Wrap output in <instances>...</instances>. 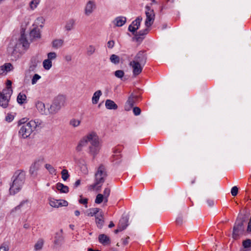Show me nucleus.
<instances>
[{
    "label": "nucleus",
    "mask_w": 251,
    "mask_h": 251,
    "mask_svg": "<svg viewBox=\"0 0 251 251\" xmlns=\"http://www.w3.org/2000/svg\"><path fill=\"white\" fill-rule=\"evenodd\" d=\"M43 66L44 68L46 70H49L52 66V62L47 59L43 61Z\"/></svg>",
    "instance_id": "nucleus-38"
},
{
    "label": "nucleus",
    "mask_w": 251,
    "mask_h": 251,
    "mask_svg": "<svg viewBox=\"0 0 251 251\" xmlns=\"http://www.w3.org/2000/svg\"><path fill=\"white\" fill-rule=\"evenodd\" d=\"M19 44H22L23 47L26 49L29 47V43L25 37V35L24 33H22L21 37L19 39Z\"/></svg>",
    "instance_id": "nucleus-23"
},
{
    "label": "nucleus",
    "mask_w": 251,
    "mask_h": 251,
    "mask_svg": "<svg viewBox=\"0 0 251 251\" xmlns=\"http://www.w3.org/2000/svg\"><path fill=\"white\" fill-rule=\"evenodd\" d=\"M41 121L39 120H31L26 124L22 125L19 130V136L23 139L29 137L36 129L40 127Z\"/></svg>",
    "instance_id": "nucleus-2"
},
{
    "label": "nucleus",
    "mask_w": 251,
    "mask_h": 251,
    "mask_svg": "<svg viewBox=\"0 0 251 251\" xmlns=\"http://www.w3.org/2000/svg\"><path fill=\"white\" fill-rule=\"evenodd\" d=\"M66 98L63 95L58 96L54 100L53 102L55 103L60 108L64 105Z\"/></svg>",
    "instance_id": "nucleus-21"
},
{
    "label": "nucleus",
    "mask_w": 251,
    "mask_h": 251,
    "mask_svg": "<svg viewBox=\"0 0 251 251\" xmlns=\"http://www.w3.org/2000/svg\"><path fill=\"white\" fill-rule=\"evenodd\" d=\"M95 218L96 223L97 224V226L99 228H101L104 223V220L103 218V214L102 211H100L98 215H97Z\"/></svg>",
    "instance_id": "nucleus-18"
},
{
    "label": "nucleus",
    "mask_w": 251,
    "mask_h": 251,
    "mask_svg": "<svg viewBox=\"0 0 251 251\" xmlns=\"http://www.w3.org/2000/svg\"><path fill=\"white\" fill-rule=\"evenodd\" d=\"M64 44V40L61 39H56L52 41V47L54 49L61 48Z\"/></svg>",
    "instance_id": "nucleus-22"
},
{
    "label": "nucleus",
    "mask_w": 251,
    "mask_h": 251,
    "mask_svg": "<svg viewBox=\"0 0 251 251\" xmlns=\"http://www.w3.org/2000/svg\"><path fill=\"white\" fill-rule=\"evenodd\" d=\"M149 27H146V28L140 30L139 32H136L134 33V39L137 42H141L145 38V36L148 34L149 32Z\"/></svg>",
    "instance_id": "nucleus-12"
},
{
    "label": "nucleus",
    "mask_w": 251,
    "mask_h": 251,
    "mask_svg": "<svg viewBox=\"0 0 251 251\" xmlns=\"http://www.w3.org/2000/svg\"><path fill=\"white\" fill-rule=\"evenodd\" d=\"M9 250V246L6 244H3L0 247V251H8Z\"/></svg>",
    "instance_id": "nucleus-52"
},
{
    "label": "nucleus",
    "mask_w": 251,
    "mask_h": 251,
    "mask_svg": "<svg viewBox=\"0 0 251 251\" xmlns=\"http://www.w3.org/2000/svg\"><path fill=\"white\" fill-rule=\"evenodd\" d=\"M25 172L21 170L16 171L11 178L12 183L10 184L9 193L10 195H14L18 193L22 189L25 180Z\"/></svg>",
    "instance_id": "nucleus-1"
},
{
    "label": "nucleus",
    "mask_w": 251,
    "mask_h": 251,
    "mask_svg": "<svg viewBox=\"0 0 251 251\" xmlns=\"http://www.w3.org/2000/svg\"><path fill=\"white\" fill-rule=\"evenodd\" d=\"M238 192V188L237 186H234L231 188V194L233 196H236Z\"/></svg>",
    "instance_id": "nucleus-51"
},
{
    "label": "nucleus",
    "mask_w": 251,
    "mask_h": 251,
    "mask_svg": "<svg viewBox=\"0 0 251 251\" xmlns=\"http://www.w3.org/2000/svg\"><path fill=\"white\" fill-rule=\"evenodd\" d=\"M126 19L125 17L120 16L116 18L113 21V23L116 26H123L126 22Z\"/></svg>",
    "instance_id": "nucleus-17"
},
{
    "label": "nucleus",
    "mask_w": 251,
    "mask_h": 251,
    "mask_svg": "<svg viewBox=\"0 0 251 251\" xmlns=\"http://www.w3.org/2000/svg\"><path fill=\"white\" fill-rule=\"evenodd\" d=\"M60 107L58 106L55 103L53 102L52 104L50 106L48 109L50 114H54L58 112L60 109Z\"/></svg>",
    "instance_id": "nucleus-31"
},
{
    "label": "nucleus",
    "mask_w": 251,
    "mask_h": 251,
    "mask_svg": "<svg viewBox=\"0 0 251 251\" xmlns=\"http://www.w3.org/2000/svg\"><path fill=\"white\" fill-rule=\"evenodd\" d=\"M115 42L113 40H110L107 42V47L109 49H112L114 46Z\"/></svg>",
    "instance_id": "nucleus-59"
},
{
    "label": "nucleus",
    "mask_w": 251,
    "mask_h": 251,
    "mask_svg": "<svg viewBox=\"0 0 251 251\" xmlns=\"http://www.w3.org/2000/svg\"><path fill=\"white\" fill-rule=\"evenodd\" d=\"M115 76L119 78H122L125 75V73L123 70H117L114 73Z\"/></svg>",
    "instance_id": "nucleus-50"
},
{
    "label": "nucleus",
    "mask_w": 251,
    "mask_h": 251,
    "mask_svg": "<svg viewBox=\"0 0 251 251\" xmlns=\"http://www.w3.org/2000/svg\"><path fill=\"white\" fill-rule=\"evenodd\" d=\"M63 230L61 229L55 233L54 244L56 245H59L63 242Z\"/></svg>",
    "instance_id": "nucleus-15"
},
{
    "label": "nucleus",
    "mask_w": 251,
    "mask_h": 251,
    "mask_svg": "<svg viewBox=\"0 0 251 251\" xmlns=\"http://www.w3.org/2000/svg\"><path fill=\"white\" fill-rule=\"evenodd\" d=\"M36 107L39 112L41 114H47V111L46 110L45 104L41 101H37L36 103Z\"/></svg>",
    "instance_id": "nucleus-20"
},
{
    "label": "nucleus",
    "mask_w": 251,
    "mask_h": 251,
    "mask_svg": "<svg viewBox=\"0 0 251 251\" xmlns=\"http://www.w3.org/2000/svg\"><path fill=\"white\" fill-rule=\"evenodd\" d=\"M13 91L12 88H6L3 90L2 93H0V95L4 96V97H7L8 98H10L12 94Z\"/></svg>",
    "instance_id": "nucleus-35"
},
{
    "label": "nucleus",
    "mask_w": 251,
    "mask_h": 251,
    "mask_svg": "<svg viewBox=\"0 0 251 251\" xmlns=\"http://www.w3.org/2000/svg\"><path fill=\"white\" fill-rule=\"evenodd\" d=\"M2 66H3V68H4V70L6 73L13 70V67L10 63H5Z\"/></svg>",
    "instance_id": "nucleus-46"
},
{
    "label": "nucleus",
    "mask_w": 251,
    "mask_h": 251,
    "mask_svg": "<svg viewBox=\"0 0 251 251\" xmlns=\"http://www.w3.org/2000/svg\"><path fill=\"white\" fill-rule=\"evenodd\" d=\"M104 196L102 194H99L96 196V198L95 199V203L97 204H100L101 203L102 201H103Z\"/></svg>",
    "instance_id": "nucleus-47"
},
{
    "label": "nucleus",
    "mask_w": 251,
    "mask_h": 251,
    "mask_svg": "<svg viewBox=\"0 0 251 251\" xmlns=\"http://www.w3.org/2000/svg\"><path fill=\"white\" fill-rule=\"evenodd\" d=\"M41 78V76L38 74H34L31 79V84L32 85L35 84Z\"/></svg>",
    "instance_id": "nucleus-49"
},
{
    "label": "nucleus",
    "mask_w": 251,
    "mask_h": 251,
    "mask_svg": "<svg viewBox=\"0 0 251 251\" xmlns=\"http://www.w3.org/2000/svg\"><path fill=\"white\" fill-rule=\"evenodd\" d=\"M123 222H126V217H124L120 220L118 227L114 231L115 233H117L120 231H122V230L126 228V225H122Z\"/></svg>",
    "instance_id": "nucleus-32"
},
{
    "label": "nucleus",
    "mask_w": 251,
    "mask_h": 251,
    "mask_svg": "<svg viewBox=\"0 0 251 251\" xmlns=\"http://www.w3.org/2000/svg\"><path fill=\"white\" fill-rule=\"evenodd\" d=\"M110 193V189L109 188H105L103 191V196L104 197H108Z\"/></svg>",
    "instance_id": "nucleus-53"
},
{
    "label": "nucleus",
    "mask_w": 251,
    "mask_h": 251,
    "mask_svg": "<svg viewBox=\"0 0 251 251\" xmlns=\"http://www.w3.org/2000/svg\"><path fill=\"white\" fill-rule=\"evenodd\" d=\"M105 107L108 109H117L118 106L115 102L111 100H107L105 101Z\"/></svg>",
    "instance_id": "nucleus-30"
},
{
    "label": "nucleus",
    "mask_w": 251,
    "mask_h": 251,
    "mask_svg": "<svg viewBox=\"0 0 251 251\" xmlns=\"http://www.w3.org/2000/svg\"><path fill=\"white\" fill-rule=\"evenodd\" d=\"M88 143L90 145L100 143L99 138L96 133L91 132L86 135Z\"/></svg>",
    "instance_id": "nucleus-10"
},
{
    "label": "nucleus",
    "mask_w": 251,
    "mask_h": 251,
    "mask_svg": "<svg viewBox=\"0 0 251 251\" xmlns=\"http://www.w3.org/2000/svg\"><path fill=\"white\" fill-rule=\"evenodd\" d=\"M40 164L39 161H35L33 163L30 167L29 172L31 175L36 173L37 171L39 169Z\"/></svg>",
    "instance_id": "nucleus-26"
},
{
    "label": "nucleus",
    "mask_w": 251,
    "mask_h": 251,
    "mask_svg": "<svg viewBox=\"0 0 251 251\" xmlns=\"http://www.w3.org/2000/svg\"><path fill=\"white\" fill-rule=\"evenodd\" d=\"M27 203L26 201H22L19 205L15 207V209L16 210L17 209H20L25 204Z\"/></svg>",
    "instance_id": "nucleus-60"
},
{
    "label": "nucleus",
    "mask_w": 251,
    "mask_h": 251,
    "mask_svg": "<svg viewBox=\"0 0 251 251\" xmlns=\"http://www.w3.org/2000/svg\"><path fill=\"white\" fill-rule=\"evenodd\" d=\"M44 245V240L43 239H39L34 245V249L36 251L41 250Z\"/></svg>",
    "instance_id": "nucleus-40"
},
{
    "label": "nucleus",
    "mask_w": 251,
    "mask_h": 251,
    "mask_svg": "<svg viewBox=\"0 0 251 251\" xmlns=\"http://www.w3.org/2000/svg\"><path fill=\"white\" fill-rule=\"evenodd\" d=\"M147 61V57L144 51H139L134 58L132 62L145 66Z\"/></svg>",
    "instance_id": "nucleus-6"
},
{
    "label": "nucleus",
    "mask_w": 251,
    "mask_h": 251,
    "mask_svg": "<svg viewBox=\"0 0 251 251\" xmlns=\"http://www.w3.org/2000/svg\"><path fill=\"white\" fill-rule=\"evenodd\" d=\"M110 61L114 64H118L120 62V57L116 54H112L110 57Z\"/></svg>",
    "instance_id": "nucleus-42"
},
{
    "label": "nucleus",
    "mask_w": 251,
    "mask_h": 251,
    "mask_svg": "<svg viewBox=\"0 0 251 251\" xmlns=\"http://www.w3.org/2000/svg\"><path fill=\"white\" fill-rule=\"evenodd\" d=\"M129 65L132 67L133 70V75L137 76L139 75L142 71L144 65L136 63L135 62L131 61Z\"/></svg>",
    "instance_id": "nucleus-11"
},
{
    "label": "nucleus",
    "mask_w": 251,
    "mask_h": 251,
    "mask_svg": "<svg viewBox=\"0 0 251 251\" xmlns=\"http://www.w3.org/2000/svg\"><path fill=\"white\" fill-rule=\"evenodd\" d=\"M62 178L63 180L66 181L70 176L68 171L66 169H63L61 173Z\"/></svg>",
    "instance_id": "nucleus-45"
},
{
    "label": "nucleus",
    "mask_w": 251,
    "mask_h": 251,
    "mask_svg": "<svg viewBox=\"0 0 251 251\" xmlns=\"http://www.w3.org/2000/svg\"><path fill=\"white\" fill-rule=\"evenodd\" d=\"M64 59L66 62H69L72 60V56L70 54H67L65 55Z\"/></svg>",
    "instance_id": "nucleus-62"
},
{
    "label": "nucleus",
    "mask_w": 251,
    "mask_h": 251,
    "mask_svg": "<svg viewBox=\"0 0 251 251\" xmlns=\"http://www.w3.org/2000/svg\"><path fill=\"white\" fill-rule=\"evenodd\" d=\"M137 99L136 96L131 95L125 104V109L126 111H129L131 108L134 106L136 100Z\"/></svg>",
    "instance_id": "nucleus-13"
},
{
    "label": "nucleus",
    "mask_w": 251,
    "mask_h": 251,
    "mask_svg": "<svg viewBox=\"0 0 251 251\" xmlns=\"http://www.w3.org/2000/svg\"><path fill=\"white\" fill-rule=\"evenodd\" d=\"M30 36L32 40L40 38V32L39 29L34 28L30 32Z\"/></svg>",
    "instance_id": "nucleus-34"
},
{
    "label": "nucleus",
    "mask_w": 251,
    "mask_h": 251,
    "mask_svg": "<svg viewBox=\"0 0 251 251\" xmlns=\"http://www.w3.org/2000/svg\"><path fill=\"white\" fill-rule=\"evenodd\" d=\"M48 59L51 61L55 60L57 57V54L55 52H50L47 54Z\"/></svg>",
    "instance_id": "nucleus-48"
},
{
    "label": "nucleus",
    "mask_w": 251,
    "mask_h": 251,
    "mask_svg": "<svg viewBox=\"0 0 251 251\" xmlns=\"http://www.w3.org/2000/svg\"><path fill=\"white\" fill-rule=\"evenodd\" d=\"M102 95V92L100 90L96 91L92 97V102L93 104H97L100 97Z\"/></svg>",
    "instance_id": "nucleus-27"
},
{
    "label": "nucleus",
    "mask_w": 251,
    "mask_h": 251,
    "mask_svg": "<svg viewBox=\"0 0 251 251\" xmlns=\"http://www.w3.org/2000/svg\"><path fill=\"white\" fill-rule=\"evenodd\" d=\"M14 119V117L12 115L8 114L5 117V120L8 122H11Z\"/></svg>",
    "instance_id": "nucleus-57"
},
{
    "label": "nucleus",
    "mask_w": 251,
    "mask_h": 251,
    "mask_svg": "<svg viewBox=\"0 0 251 251\" xmlns=\"http://www.w3.org/2000/svg\"><path fill=\"white\" fill-rule=\"evenodd\" d=\"M100 149V143L90 145L89 147V153L95 156L99 153Z\"/></svg>",
    "instance_id": "nucleus-14"
},
{
    "label": "nucleus",
    "mask_w": 251,
    "mask_h": 251,
    "mask_svg": "<svg viewBox=\"0 0 251 251\" xmlns=\"http://www.w3.org/2000/svg\"><path fill=\"white\" fill-rule=\"evenodd\" d=\"M86 135L84 136L79 142L76 147V150L78 151H81L83 147L87 146L88 142L86 139Z\"/></svg>",
    "instance_id": "nucleus-24"
},
{
    "label": "nucleus",
    "mask_w": 251,
    "mask_h": 251,
    "mask_svg": "<svg viewBox=\"0 0 251 251\" xmlns=\"http://www.w3.org/2000/svg\"><path fill=\"white\" fill-rule=\"evenodd\" d=\"M81 170L84 174L87 175L88 173V170L86 165H82L81 167Z\"/></svg>",
    "instance_id": "nucleus-55"
},
{
    "label": "nucleus",
    "mask_w": 251,
    "mask_h": 251,
    "mask_svg": "<svg viewBox=\"0 0 251 251\" xmlns=\"http://www.w3.org/2000/svg\"><path fill=\"white\" fill-rule=\"evenodd\" d=\"M244 221L241 219L237 220L233 227L232 233L233 238L234 239H237L239 235L244 233Z\"/></svg>",
    "instance_id": "nucleus-4"
},
{
    "label": "nucleus",
    "mask_w": 251,
    "mask_h": 251,
    "mask_svg": "<svg viewBox=\"0 0 251 251\" xmlns=\"http://www.w3.org/2000/svg\"><path fill=\"white\" fill-rule=\"evenodd\" d=\"M81 183V180L77 179L73 184L74 188H76L78 187Z\"/></svg>",
    "instance_id": "nucleus-63"
},
{
    "label": "nucleus",
    "mask_w": 251,
    "mask_h": 251,
    "mask_svg": "<svg viewBox=\"0 0 251 251\" xmlns=\"http://www.w3.org/2000/svg\"><path fill=\"white\" fill-rule=\"evenodd\" d=\"M37 56H33L31 57L30 61V65L29 67V70L30 71H34L39 63Z\"/></svg>",
    "instance_id": "nucleus-16"
},
{
    "label": "nucleus",
    "mask_w": 251,
    "mask_h": 251,
    "mask_svg": "<svg viewBox=\"0 0 251 251\" xmlns=\"http://www.w3.org/2000/svg\"><path fill=\"white\" fill-rule=\"evenodd\" d=\"M133 112L135 115H139L141 113V109L138 107H135L133 108Z\"/></svg>",
    "instance_id": "nucleus-56"
},
{
    "label": "nucleus",
    "mask_w": 251,
    "mask_h": 251,
    "mask_svg": "<svg viewBox=\"0 0 251 251\" xmlns=\"http://www.w3.org/2000/svg\"><path fill=\"white\" fill-rule=\"evenodd\" d=\"M100 209L99 208H92L88 209L86 211V214L88 216L92 217L93 216H97L100 212Z\"/></svg>",
    "instance_id": "nucleus-25"
},
{
    "label": "nucleus",
    "mask_w": 251,
    "mask_h": 251,
    "mask_svg": "<svg viewBox=\"0 0 251 251\" xmlns=\"http://www.w3.org/2000/svg\"><path fill=\"white\" fill-rule=\"evenodd\" d=\"M79 203L85 205V207H87V204L88 202V200L87 199H80L79 200Z\"/></svg>",
    "instance_id": "nucleus-61"
},
{
    "label": "nucleus",
    "mask_w": 251,
    "mask_h": 251,
    "mask_svg": "<svg viewBox=\"0 0 251 251\" xmlns=\"http://www.w3.org/2000/svg\"><path fill=\"white\" fill-rule=\"evenodd\" d=\"M75 21L74 19H71L67 21L65 26V29L69 31L74 29Z\"/></svg>",
    "instance_id": "nucleus-29"
},
{
    "label": "nucleus",
    "mask_w": 251,
    "mask_h": 251,
    "mask_svg": "<svg viewBox=\"0 0 251 251\" xmlns=\"http://www.w3.org/2000/svg\"><path fill=\"white\" fill-rule=\"evenodd\" d=\"M56 189L63 193H67L69 191V188L67 186L60 182L56 184Z\"/></svg>",
    "instance_id": "nucleus-28"
},
{
    "label": "nucleus",
    "mask_w": 251,
    "mask_h": 251,
    "mask_svg": "<svg viewBox=\"0 0 251 251\" xmlns=\"http://www.w3.org/2000/svg\"><path fill=\"white\" fill-rule=\"evenodd\" d=\"M247 231L249 232H251V217L250 218L249 222L248 223L247 227Z\"/></svg>",
    "instance_id": "nucleus-64"
},
{
    "label": "nucleus",
    "mask_w": 251,
    "mask_h": 251,
    "mask_svg": "<svg viewBox=\"0 0 251 251\" xmlns=\"http://www.w3.org/2000/svg\"><path fill=\"white\" fill-rule=\"evenodd\" d=\"M40 2V0H32L29 3V7L31 10L35 9Z\"/></svg>",
    "instance_id": "nucleus-41"
},
{
    "label": "nucleus",
    "mask_w": 251,
    "mask_h": 251,
    "mask_svg": "<svg viewBox=\"0 0 251 251\" xmlns=\"http://www.w3.org/2000/svg\"><path fill=\"white\" fill-rule=\"evenodd\" d=\"M26 99V96L24 94L19 93L17 97V101L19 103L22 104L25 102Z\"/></svg>",
    "instance_id": "nucleus-37"
},
{
    "label": "nucleus",
    "mask_w": 251,
    "mask_h": 251,
    "mask_svg": "<svg viewBox=\"0 0 251 251\" xmlns=\"http://www.w3.org/2000/svg\"><path fill=\"white\" fill-rule=\"evenodd\" d=\"M26 122L27 120L26 118H23L18 121V126L21 127L24 124H26L27 123Z\"/></svg>",
    "instance_id": "nucleus-54"
},
{
    "label": "nucleus",
    "mask_w": 251,
    "mask_h": 251,
    "mask_svg": "<svg viewBox=\"0 0 251 251\" xmlns=\"http://www.w3.org/2000/svg\"><path fill=\"white\" fill-rule=\"evenodd\" d=\"M87 54L89 56H91L96 51V48L93 45H89L87 48Z\"/></svg>",
    "instance_id": "nucleus-43"
},
{
    "label": "nucleus",
    "mask_w": 251,
    "mask_h": 251,
    "mask_svg": "<svg viewBox=\"0 0 251 251\" xmlns=\"http://www.w3.org/2000/svg\"><path fill=\"white\" fill-rule=\"evenodd\" d=\"M145 10L146 19L145 22V25L146 27H149L153 23L155 18V14L153 10L151 9L149 6H146L145 7Z\"/></svg>",
    "instance_id": "nucleus-5"
},
{
    "label": "nucleus",
    "mask_w": 251,
    "mask_h": 251,
    "mask_svg": "<svg viewBox=\"0 0 251 251\" xmlns=\"http://www.w3.org/2000/svg\"><path fill=\"white\" fill-rule=\"evenodd\" d=\"M142 21V18L141 16L138 17L132 23L129 25L128 29L129 31L131 32L133 34L136 32L137 29H139L141 23Z\"/></svg>",
    "instance_id": "nucleus-7"
},
{
    "label": "nucleus",
    "mask_w": 251,
    "mask_h": 251,
    "mask_svg": "<svg viewBox=\"0 0 251 251\" xmlns=\"http://www.w3.org/2000/svg\"><path fill=\"white\" fill-rule=\"evenodd\" d=\"M45 168L49 171V173L51 175H55L56 171L54 168L50 164H46L45 165Z\"/></svg>",
    "instance_id": "nucleus-39"
},
{
    "label": "nucleus",
    "mask_w": 251,
    "mask_h": 251,
    "mask_svg": "<svg viewBox=\"0 0 251 251\" xmlns=\"http://www.w3.org/2000/svg\"><path fill=\"white\" fill-rule=\"evenodd\" d=\"M10 98L4 97V96L0 95V105L3 108H6L8 105Z\"/></svg>",
    "instance_id": "nucleus-33"
},
{
    "label": "nucleus",
    "mask_w": 251,
    "mask_h": 251,
    "mask_svg": "<svg viewBox=\"0 0 251 251\" xmlns=\"http://www.w3.org/2000/svg\"><path fill=\"white\" fill-rule=\"evenodd\" d=\"M81 123V121L78 119L73 118L70 120L69 125L73 127H77L79 126Z\"/></svg>",
    "instance_id": "nucleus-36"
},
{
    "label": "nucleus",
    "mask_w": 251,
    "mask_h": 251,
    "mask_svg": "<svg viewBox=\"0 0 251 251\" xmlns=\"http://www.w3.org/2000/svg\"><path fill=\"white\" fill-rule=\"evenodd\" d=\"M106 176L107 173L105 167L103 165H100L95 174V182L90 186L92 189H100Z\"/></svg>",
    "instance_id": "nucleus-3"
},
{
    "label": "nucleus",
    "mask_w": 251,
    "mask_h": 251,
    "mask_svg": "<svg viewBox=\"0 0 251 251\" xmlns=\"http://www.w3.org/2000/svg\"><path fill=\"white\" fill-rule=\"evenodd\" d=\"M242 246L245 249L251 248V239H247L242 242Z\"/></svg>",
    "instance_id": "nucleus-44"
},
{
    "label": "nucleus",
    "mask_w": 251,
    "mask_h": 251,
    "mask_svg": "<svg viewBox=\"0 0 251 251\" xmlns=\"http://www.w3.org/2000/svg\"><path fill=\"white\" fill-rule=\"evenodd\" d=\"M50 205L53 207L58 208L60 206H66L68 203L66 201L63 200L50 199Z\"/></svg>",
    "instance_id": "nucleus-9"
},
{
    "label": "nucleus",
    "mask_w": 251,
    "mask_h": 251,
    "mask_svg": "<svg viewBox=\"0 0 251 251\" xmlns=\"http://www.w3.org/2000/svg\"><path fill=\"white\" fill-rule=\"evenodd\" d=\"M96 9V4L94 1L89 0L84 8V14L89 16L93 13Z\"/></svg>",
    "instance_id": "nucleus-8"
},
{
    "label": "nucleus",
    "mask_w": 251,
    "mask_h": 251,
    "mask_svg": "<svg viewBox=\"0 0 251 251\" xmlns=\"http://www.w3.org/2000/svg\"><path fill=\"white\" fill-rule=\"evenodd\" d=\"M99 241L103 245L106 246L110 244V239L108 236L104 234L99 236Z\"/></svg>",
    "instance_id": "nucleus-19"
},
{
    "label": "nucleus",
    "mask_w": 251,
    "mask_h": 251,
    "mask_svg": "<svg viewBox=\"0 0 251 251\" xmlns=\"http://www.w3.org/2000/svg\"><path fill=\"white\" fill-rule=\"evenodd\" d=\"M176 223L177 225H181L182 224L183 219L181 216H179L176 218Z\"/></svg>",
    "instance_id": "nucleus-58"
}]
</instances>
